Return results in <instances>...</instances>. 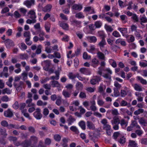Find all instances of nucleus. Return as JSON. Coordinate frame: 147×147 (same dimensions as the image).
<instances>
[{
    "mask_svg": "<svg viewBox=\"0 0 147 147\" xmlns=\"http://www.w3.org/2000/svg\"><path fill=\"white\" fill-rule=\"evenodd\" d=\"M119 123L120 124L121 126L123 129H125L128 123L125 121L123 119H122L120 121Z\"/></svg>",
    "mask_w": 147,
    "mask_h": 147,
    "instance_id": "nucleus-22",
    "label": "nucleus"
},
{
    "mask_svg": "<svg viewBox=\"0 0 147 147\" xmlns=\"http://www.w3.org/2000/svg\"><path fill=\"white\" fill-rule=\"evenodd\" d=\"M98 61L96 58H94L92 59V65L94 67H96L98 64Z\"/></svg>",
    "mask_w": 147,
    "mask_h": 147,
    "instance_id": "nucleus-26",
    "label": "nucleus"
},
{
    "mask_svg": "<svg viewBox=\"0 0 147 147\" xmlns=\"http://www.w3.org/2000/svg\"><path fill=\"white\" fill-rule=\"evenodd\" d=\"M40 109L39 108H38L36 109V111L33 114L34 117L37 119H40L42 117V115L40 113Z\"/></svg>",
    "mask_w": 147,
    "mask_h": 147,
    "instance_id": "nucleus-3",
    "label": "nucleus"
},
{
    "mask_svg": "<svg viewBox=\"0 0 147 147\" xmlns=\"http://www.w3.org/2000/svg\"><path fill=\"white\" fill-rule=\"evenodd\" d=\"M146 17L145 15L140 17V20L141 21V24L142 25V23H146Z\"/></svg>",
    "mask_w": 147,
    "mask_h": 147,
    "instance_id": "nucleus-61",
    "label": "nucleus"
},
{
    "mask_svg": "<svg viewBox=\"0 0 147 147\" xmlns=\"http://www.w3.org/2000/svg\"><path fill=\"white\" fill-rule=\"evenodd\" d=\"M62 94L65 98H68L70 97L71 92H69L66 90H64L62 92Z\"/></svg>",
    "mask_w": 147,
    "mask_h": 147,
    "instance_id": "nucleus-24",
    "label": "nucleus"
},
{
    "mask_svg": "<svg viewBox=\"0 0 147 147\" xmlns=\"http://www.w3.org/2000/svg\"><path fill=\"white\" fill-rule=\"evenodd\" d=\"M118 30L123 35L127 33V29L125 28H119Z\"/></svg>",
    "mask_w": 147,
    "mask_h": 147,
    "instance_id": "nucleus-23",
    "label": "nucleus"
},
{
    "mask_svg": "<svg viewBox=\"0 0 147 147\" xmlns=\"http://www.w3.org/2000/svg\"><path fill=\"white\" fill-rule=\"evenodd\" d=\"M32 20L28 19L26 21L27 24H30L32 23H34L36 22V20L35 19H31Z\"/></svg>",
    "mask_w": 147,
    "mask_h": 147,
    "instance_id": "nucleus-59",
    "label": "nucleus"
},
{
    "mask_svg": "<svg viewBox=\"0 0 147 147\" xmlns=\"http://www.w3.org/2000/svg\"><path fill=\"white\" fill-rule=\"evenodd\" d=\"M79 125L81 128L83 130L86 129L85 123L83 121H81L79 123Z\"/></svg>",
    "mask_w": 147,
    "mask_h": 147,
    "instance_id": "nucleus-43",
    "label": "nucleus"
},
{
    "mask_svg": "<svg viewBox=\"0 0 147 147\" xmlns=\"http://www.w3.org/2000/svg\"><path fill=\"white\" fill-rule=\"evenodd\" d=\"M1 134L4 137H6L7 135V134L5 128H1L0 130Z\"/></svg>",
    "mask_w": 147,
    "mask_h": 147,
    "instance_id": "nucleus-31",
    "label": "nucleus"
},
{
    "mask_svg": "<svg viewBox=\"0 0 147 147\" xmlns=\"http://www.w3.org/2000/svg\"><path fill=\"white\" fill-rule=\"evenodd\" d=\"M98 51L97 49H96L94 45H91L90 47V49L88 50V51L92 54H95L96 52Z\"/></svg>",
    "mask_w": 147,
    "mask_h": 147,
    "instance_id": "nucleus-15",
    "label": "nucleus"
},
{
    "mask_svg": "<svg viewBox=\"0 0 147 147\" xmlns=\"http://www.w3.org/2000/svg\"><path fill=\"white\" fill-rule=\"evenodd\" d=\"M4 42L6 47L7 48H9L11 46L14 45L13 41L9 39L6 40Z\"/></svg>",
    "mask_w": 147,
    "mask_h": 147,
    "instance_id": "nucleus-12",
    "label": "nucleus"
},
{
    "mask_svg": "<svg viewBox=\"0 0 147 147\" xmlns=\"http://www.w3.org/2000/svg\"><path fill=\"white\" fill-rule=\"evenodd\" d=\"M75 121L74 118L73 117L71 116H70L68 119V125H70Z\"/></svg>",
    "mask_w": 147,
    "mask_h": 147,
    "instance_id": "nucleus-39",
    "label": "nucleus"
},
{
    "mask_svg": "<svg viewBox=\"0 0 147 147\" xmlns=\"http://www.w3.org/2000/svg\"><path fill=\"white\" fill-rule=\"evenodd\" d=\"M125 90H122L120 92L121 96L122 97H125L127 94V90L126 87H125Z\"/></svg>",
    "mask_w": 147,
    "mask_h": 147,
    "instance_id": "nucleus-25",
    "label": "nucleus"
},
{
    "mask_svg": "<svg viewBox=\"0 0 147 147\" xmlns=\"http://www.w3.org/2000/svg\"><path fill=\"white\" fill-rule=\"evenodd\" d=\"M83 85L81 83L78 82L76 84V88L77 90H82L83 88Z\"/></svg>",
    "mask_w": 147,
    "mask_h": 147,
    "instance_id": "nucleus-33",
    "label": "nucleus"
},
{
    "mask_svg": "<svg viewBox=\"0 0 147 147\" xmlns=\"http://www.w3.org/2000/svg\"><path fill=\"white\" fill-rule=\"evenodd\" d=\"M106 44V42L105 38H103L102 39L101 41L100 42L98 45L99 46L101 50H102V48Z\"/></svg>",
    "mask_w": 147,
    "mask_h": 147,
    "instance_id": "nucleus-21",
    "label": "nucleus"
},
{
    "mask_svg": "<svg viewBox=\"0 0 147 147\" xmlns=\"http://www.w3.org/2000/svg\"><path fill=\"white\" fill-rule=\"evenodd\" d=\"M50 27L51 25L50 23L48 22H46L45 24V28L47 32H49Z\"/></svg>",
    "mask_w": 147,
    "mask_h": 147,
    "instance_id": "nucleus-35",
    "label": "nucleus"
},
{
    "mask_svg": "<svg viewBox=\"0 0 147 147\" xmlns=\"http://www.w3.org/2000/svg\"><path fill=\"white\" fill-rule=\"evenodd\" d=\"M97 55L98 58L101 60H105V57L104 55L102 53L98 51L97 53Z\"/></svg>",
    "mask_w": 147,
    "mask_h": 147,
    "instance_id": "nucleus-30",
    "label": "nucleus"
},
{
    "mask_svg": "<svg viewBox=\"0 0 147 147\" xmlns=\"http://www.w3.org/2000/svg\"><path fill=\"white\" fill-rule=\"evenodd\" d=\"M70 21L71 22L72 24L74 25H75L76 26H78L79 25H80L81 23L80 22L77 21L76 20H74L72 21L71 19H70Z\"/></svg>",
    "mask_w": 147,
    "mask_h": 147,
    "instance_id": "nucleus-57",
    "label": "nucleus"
},
{
    "mask_svg": "<svg viewBox=\"0 0 147 147\" xmlns=\"http://www.w3.org/2000/svg\"><path fill=\"white\" fill-rule=\"evenodd\" d=\"M4 115L6 117H10L12 116L13 113L10 109H8L4 112Z\"/></svg>",
    "mask_w": 147,
    "mask_h": 147,
    "instance_id": "nucleus-20",
    "label": "nucleus"
},
{
    "mask_svg": "<svg viewBox=\"0 0 147 147\" xmlns=\"http://www.w3.org/2000/svg\"><path fill=\"white\" fill-rule=\"evenodd\" d=\"M120 123L119 119L117 117L114 118L113 120L112 121V123L113 125L114 124H119Z\"/></svg>",
    "mask_w": 147,
    "mask_h": 147,
    "instance_id": "nucleus-38",
    "label": "nucleus"
},
{
    "mask_svg": "<svg viewBox=\"0 0 147 147\" xmlns=\"http://www.w3.org/2000/svg\"><path fill=\"white\" fill-rule=\"evenodd\" d=\"M87 40L91 43H95L96 42L97 39L94 36H90L86 37Z\"/></svg>",
    "mask_w": 147,
    "mask_h": 147,
    "instance_id": "nucleus-9",
    "label": "nucleus"
},
{
    "mask_svg": "<svg viewBox=\"0 0 147 147\" xmlns=\"http://www.w3.org/2000/svg\"><path fill=\"white\" fill-rule=\"evenodd\" d=\"M128 147H138L136 141L129 140Z\"/></svg>",
    "mask_w": 147,
    "mask_h": 147,
    "instance_id": "nucleus-19",
    "label": "nucleus"
},
{
    "mask_svg": "<svg viewBox=\"0 0 147 147\" xmlns=\"http://www.w3.org/2000/svg\"><path fill=\"white\" fill-rule=\"evenodd\" d=\"M50 84L53 87H60L61 86V84L57 81H53L50 82Z\"/></svg>",
    "mask_w": 147,
    "mask_h": 147,
    "instance_id": "nucleus-16",
    "label": "nucleus"
},
{
    "mask_svg": "<svg viewBox=\"0 0 147 147\" xmlns=\"http://www.w3.org/2000/svg\"><path fill=\"white\" fill-rule=\"evenodd\" d=\"M70 129L72 131L74 132L76 134L79 133V131L77 128L75 126H73L70 128Z\"/></svg>",
    "mask_w": 147,
    "mask_h": 147,
    "instance_id": "nucleus-55",
    "label": "nucleus"
},
{
    "mask_svg": "<svg viewBox=\"0 0 147 147\" xmlns=\"http://www.w3.org/2000/svg\"><path fill=\"white\" fill-rule=\"evenodd\" d=\"M105 89V86L103 84H100L99 88V91L101 94L104 97L106 96V93H105L104 90Z\"/></svg>",
    "mask_w": 147,
    "mask_h": 147,
    "instance_id": "nucleus-7",
    "label": "nucleus"
},
{
    "mask_svg": "<svg viewBox=\"0 0 147 147\" xmlns=\"http://www.w3.org/2000/svg\"><path fill=\"white\" fill-rule=\"evenodd\" d=\"M134 88L135 90L138 91H142V89L141 87L137 84H135L134 85Z\"/></svg>",
    "mask_w": 147,
    "mask_h": 147,
    "instance_id": "nucleus-53",
    "label": "nucleus"
},
{
    "mask_svg": "<svg viewBox=\"0 0 147 147\" xmlns=\"http://www.w3.org/2000/svg\"><path fill=\"white\" fill-rule=\"evenodd\" d=\"M139 122L140 123L142 126H145L147 124L146 121L143 118H141L139 119Z\"/></svg>",
    "mask_w": 147,
    "mask_h": 147,
    "instance_id": "nucleus-42",
    "label": "nucleus"
},
{
    "mask_svg": "<svg viewBox=\"0 0 147 147\" xmlns=\"http://www.w3.org/2000/svg\"><path fill=\"white\" fill-rule=\"evenodd\" d=\"M52 8V6L50 5H47L43 9V11L45 12H47L49 11Z\"/></svg>",
    "mask_w": 147,
    "mask_h": 147,
    "instance_id": "nucleus-34",
    "label": "nucleus"
},
{
    "mask_svg": "<svg viewBox=\"0 0 147 147\" xmlns=\"http://www.w3.org/2000/svg\"><path fill=\"white\" fill-rule=\"evenodd\" d=\"M68 76L69 79L73 80L76 77V74L72 72H70L68 74Z\"/></svg>",
    "mask_w": 147,
    "mask_h": 147,
    "instance_id": "nucleus-40",
    "label": "nucleus"
},
{
    "mask_svg": "<svg viewBox=\"0 0 147 147\" xmlns=\"http://www.w3.org/2000/svg\"><path fill=\"white\" fill-rule=\"evenodd\" d=\"M1 123L2 126L4 127H7L9 129H11L12 128L16 129H18L19 128L18 127L12 124H10L8 125L7 122L5 120H3L1 121Z\"/></svg>",
    "mask_w": 147,
    "mask_h": 147,
    "instance_id": "nucleus-4",
    "label": "nucleus"
},
{
    "mask_svg": "<svg viewBox=\"0 0 147 147\" xmlns=\"http://www.w3.org/2000/svg\"><path fill=\"white\" fill-rule=\"evenodd\" d=\"M144 110L142 109H139L138 110L134 112V114L136 115H138L143 113L144 112Z\"/></svg>",
    "mask_w": 147,
    "mask_h": 147,
    "instance_id": "nucleus-47",
    "label": "nucleus"
},
{
    "mask_svg": "<svg viewBox=\"0 0 147 147\" xmlns=\"http://www.w3.org/2000/svg\"><path fill=\"white\" fill-rule=\"evenodd\" d=\"M20 59H28V57L27 54H24L20 55Z\"/></svg>",
    "mask_w": 147,
    "mask_h": 147,
    "instance_id": "nucleus-64",
    "label": "nucleus"
},
{
    "mask_svg": "<svg viewBox=\"0 0 147 147\" xmlns=\"http://www.w3.org/2000/svg\"><path fill=\"white\" fill-rule=\"evenodd\" d=\"M42 47L41 45H39L37 47V49L36 51V53L37 54H40L41 52V49Z\"/></svg>",
    "mask_w": 147,
    "mask_h": 147,
    "instance_id": "nucleus-45",
    "label": "nucleus"
},
{
    "mask_svg": "<svg viewBox=\"0 0 147 147\" xmlns=\"http://www.w3.org/2000/svg\"><path fill=\"white\" fill-rule=\"evenodd\" d=\"M52 47L50 46H47L45 48V51L48 53H50L53 52L52 51Z\"/></svg>",
    "mask_w": 147,
    "mask_h": 147,
    "instance_id": "nucleus-52",
    "label": "nucleus"
},
{
    "mask_svg": "<svg viewBox=\"0 0 147 147\" xmlns=\"http://www.w3.org/2000/svg\"><path fill=\"white\" fill-rule=\"evenodd\" d=\"M102 25V23L100 21H97L95 22L94 26L96 28H99L101 27Z\"/></svg>",
    "mask_w": 147,
    "mask_h": 147,
    "instance_id": "nucleus-58",
    "label": "nucleus"
},
{
    "mask_svg": "<svg viewBox=\"0 0 147 147\" xmlns=\"http://www.w3.org/2000/svg\"><path fill=\"white\" fill-rule=\"evenodd\" d=\"M135 40L134 37L132 35H129L127 37V41L128 42H133Z\"/></svg>",
    "mask_w": 147,
    "mask_h": 147,
    "instance_id": "nucleus-32",
    "label": "nucleus"
},
{
    "mask_svg": "<svg viewBox=\"0 0 147 147\" xmlns=\"http://www.w3.org/2000/svg\"><path fill=\"white\" fill-rule=\"evenodd\" d=\"M51 64V61L49 60H46L43 62L42 64L44 66V69L45 70H48L49 67Z\"/></svg>",
    "mask_w": 147,
    "mask_h": 147,
    "instance_id": "nucleus-6",
    "label": "nucleus"
},
{
    "mask_svg": "<svg viewBox=\"0 0 147 147\" xmlns=\"http://www.w3.org/2000/svg\"><path fill=\"white\" fill-rule=\"evenodd\" d=\"M75 17L78 19L83 18L84 17V16L83 13L81 12L76 13V14Z\"/></svg>",
    "mask_w": 147,
    "mask_h": 147,
    "instance_id": "nucleus-41",
    "label": "nucleus"
},
{
    "mask_svg": "<svg viewBox=\"0 0 147 147\" xmlns=\"http://www.w3.org/2000/svg\"><path fill=\"white\" fill-rule=\"evenodd\" d=\"M136 95L138 97L137 99L138 101L142 102L143 100V98L139 95V93L136 92L135 93Z\"/></svg>",
    "mask_w": 147,
    "mask_h": 147,
    "instance_id": "nucleus-56",
    "label": "nucleus"
},
{
    "mask_svg": "<svg viewBox=\"0 0 147 147\" xmlns=\"http://www.w3.org/2000/svg\"><path fill=\"white\" fill-rule=\"evenodd\" d=\"M119 95V93L118 91V89L116 88H114V95H112L113 96L117 97Z\"/></svg>",
    "mask_w": 147,
    "mask_h": 147,
    "instance_id": "nucleus-48",
    "label": "nucleus"
},
{
    "mask_svg": "<svg viewBox=\"0 0 147 147\" xmlns=\"http://www.w3.org/2000/svg\"><path fill=\"white\" fill-rule=\"evenodd\" d=\"M98 35L102 39L103 38H105V33L103 31H100L98 32Z\"/></svg>",
    "mask_w": 147,
    "mask_h": 147,
    "instance_id": "nucleus-62",
    "label": "nucleus"
},
{
    "mask_svg": "<svg viewBox=\"0 0 147 147\" xmlns=\"http://www.w3.org/2000/svg\"><path fill=\"white\" fill-rule=\"evenodd\" d=\"M80 71L82 74L90 75L91 74V71L89 69L85 68H82L80 69Z\"/></svg>",
    "mask_w": 147,
    "mask_h": 147,
    "instance_id": "nucleus-8",
    "label": "nucleus"
},
{
    "mask_svg": "<svg viewBox=\"0 0 147 147\" xmlns=\"http://www.w3.org/2000/svg\"><path fill=\"white\" fill-rule=\"evenodd\" d=\"M131 125L133 128L136 127L137 128H140L139 126L138 125L137 122L135 121H132Z\"/></svg>",
    "mask_w": 147,
    "mask_h": 147,
    "instance_id": "nucleus-44",
    "label": "nucleus"
},
{
    "mask_svg": "<svg viewBox=\"0 0 147 147\" xmlns=\"http://www.w3.org/2000/svg\"><path fill=\"white\" fill-rule=\"evenodd\" d=\"M136 78L138 80H139L140 82L143 84H146L147 83L146 81V80L143 79L142 77L140 76H137Z\"/></svg>",
    "mask_w": 147,
    "mask_h": 147,
    "instance_id": "nucleus-37",
    "label": "nucleus"
},
{
    "mask_svg": "<svg viewBox=\"0 0 147 147\" xmlns=\"http://www.w3.org/2000/svg\"><path fill=\"white\" fill-rule=\"evenodd\" d=\"M12 92V90L8 88H5L3 89L2 91V93L3 94H10Z\"/></svg>",
    "mask_w": 147,
    "mask_h": 147,
    "instance_id": "nucleus-36",
    "label": "nucleus"
},
{
    "mask_svg": "<svg viewBox=\"0 0 147 147\" xmlns=\"http://www.w3.org/2000/svg\"><path fill=\"white\" fill-rule=\"evenodd\" d=\"M140 65L141 67H145L147 66V61L145 60L140 62Z\"/></svg>",
    "mask_w": 147,
    "mask_h": 147,
    "instance_id": "nucleus-60",
    "label": "nucleus"
},
{
    "mask_svg": "<svg viewBox=\"0 0 147 147\" xmlns=\"http://www.w3.org/2000/svg\"><path fill=\"white\" fill-rule=\"evenodd\" d=\"M82 8V5L81 4H74L72 7V9L80 11Z\"/></svg>",
    "mask_w": 147,
    "mask_h": 147,
    "instance_id": "nucleus-17",
    "label": "nucleus"
},
{
    "mask_svg": "<svg viewBox=\"0 0 147 147\" xmlns=\"http://www.w3.org/2000/svg\"><path fill=\"white\" fill-rule=\"evenodd\" d=\"M120 17L123 22L125 23L127 22V18L126 15H122Z\"/></svg>",
    "mask_w": 147,
    "mask_h": 147,
    "instance_id": "nucleus-49",
    "label": "nucleus"
},
{
    "mask_svg": "<svg viewBox=\"0 0 147 147\" xmlns=\"http://www.w3.org/2000/svg\"><path fill=\"white\" fill-rule=\"evenodd\" d=\"M87 127L88 128L90 129L93 130L95 128V127L94 124L92 122L89 121H88L87 122Z\"/></svg>",
    "mask_w": 147,
    "mask_h": 147,
    "instance_id": "nucleus-18",
    "label": "nucleus"
},
{
    "mask_svg": "<svg viewBox=\"0 0 147 147\" xmlns=\"http://www.w3.org/2000/svg\"><path fill=\"white\" fill-rule=\"evenodd\" d=\"M100 80V78L99 77L94 76L90 80V83L94 85L98 83Z\"/></svg>",
    "mask_w": 147,
    "mask_h": 147,
    "instance_id": "nucleus-13",
    "label": "nucleus"
},
{
    "mask_svg": "<svg viewBox=\"0 0 147 147\" xmlns=\"http://www.w3.org/2000/svg\"><path fill=\"white\" fill-rule=\"evenodd\" d=\"M38 141V138L35 136H32L30 137V139L29 141H26L24 143L22 144V145L24 147H28L30 145L31 143H36Z\"/></svg>",
    "mask_w": 147,
    "mask_h": 147,
    "instance_id": "nucleus-1",
    "label": "nucleus"
},
{
    "mask_svg": "<svg viewBox=\"0 0 147 147\" xmlns=\"http://www.w3.org/2000/svg\"><path fill=\"white\" fill-rule=\"evenodd\" d=\"M26 112L27 109H25L24 111H22V113L25 117L28 118L29 119H31V117L30 116L29 114L28 113H26Z\"/></svg>",
    "mask_w": 147,
    "mask_h": 147,
    "instance_id": "nucleus-50",
    "label": "nucleus"
},
{
    "mask_svg": "<svg viewBox=\"0 0 147 147\" xmlns=\"http://www.w3.org/2000/svg\"><path fill=\"white\" fill-rule=\"evenodd\" d=\"M105 64V63L104 61L100 63L101 66L98 68L99 70L98 71V73L100 75L102 74V71L103 70V68L102 66H104Z\"/></svg>",
    "mask_w": 147,
    "mask_h": 147,
    "instance_id": "nucleus-29",
    "label": "nucleus"
},
{
    "mask_svg": "<svg viewBox=\"0 0 147 147\" xmlns=\"http://www.w3.org/2000/svg\"><path fill=\"white\" fill-rule=\"evenodd\" d=\"M34 0H26L24 2V4L28 8H30L32 5L34 4Z\"/></svg>",
    "mask_w": 147,
    "mask_h": 147,
    "instance_id": "nucleus-10",
    "label": "nucleus"
},
{
    "mask_svg": "<svg viewBox=\"0 0 147 147\" xmlns=\"http://www.w3.org/2000/svg\"><path fill=\"white\" fill-rule=\"evenodd\" d=\"M98 105L100 106H102L104 104V102L101 99L98 98L97 100Z\"/></svg>",
    "mask_w": 147,
    "mask_h": 147,
    "instance_id": "nucleus-54",
    "label": "nucleus"
},
{
    "mask_svg": "<svg viewBox=\"0 0 147 147\" xmlns=\"http://www.w3.org/2000/svg\"><path fill=\"white\" fill-rule=\"evenodd\" d=\"M111 114L113 115H116L119 114L118 111L117 109L108 110L106 113L107 118L109 119H111L112 118Z\"/></svg>",
    "mask_w": 147,
    "mask_h": 147,
    "instance_id": "nucleus-2",
    "label": "nucleus"
},
{
    "mask_svg": "<svg viewBox=\"0 0 147 147\" xmlns=\"http://www.w3.org/2000/svg\"><path fill=\"white\" fill-rule=\"evenodd\" d=\"M59 24L63 29L65 30H68L69 26L67 24L64 23L63 22L59 21Z\"/></svg>",
    "mask_w": 147,
    "mask_h": 147,
    "instance_id": "nucleus-11",
    "label": "nucleus"
},
{
    "mask_svg": "<svg viewBox=\"0 0 147 147\" xmlns=\"http://www.w3.org/2000/svg\"><path fill=\"white\" fill-rule=\"evenodd\" d=\"M109 62L111 65L114 67H115L117 66L116 63L112 59H110L109 61Z\"/></svg>",
    "mask_w": 147,
    "mask_h": 147,
    "instance_id": "nucleus-51",
    "label": "nucleus"
},
{
    "mask_svg": "<svg viewBox=\"0 0 147 147\" xmlns=\"http://www.w3.org/2000/svg\"><path fill=\"white\" fill-rule=\"evenodd\" d=\"M22 84L23 83L22 82H20V85L18 86H17L15 83H14V86H15V87L16 88V90L18 92L22 90L23 86Z\"/></svg>",
    "mask_w": 147,
    "mask_h": 147,
    "instance_id": "nucleus-28",
    "label": "nucleus"
},
{
    "mask_svg": "<svg viewBox=\"0 0 147 147\" xmlns=\"http://www.w3.org/2000/svg\"><path fill=\"white\" fill-rule=\"evenodd\" d=\"M105 28L106 31L108 32H111L113 30V29L111 26L107 24L105 25Z\"/></svg>",
    "mask_w": 147,
    "mask_h": 147,
    "instance_id": "nucleus-46",
    "label": "nucleus"
},
{
    "mask_svg": "<svg viewBox=\"0 0 147 147\" xmlns=\"http://www.w3.org/2000/svg\"><path fill=\"white\" fill-rule=\"evenodd\" d=\"M45 35L44 32L42 31H40L39 34V40L40 41H43L44 40L45 38L44 36Z\"/></svg>",
    "mask_w": 147,
    "mask_h": 147,
    "instance_id": "nucleus-27",
    "label": "nucleus"
},
{
    "mask_svg": "<svg viewBox=\"0 0 147 147\" xmlns=\"http://www.w3.org/2000/svg\"><path fill=\"white\" fill-rule=\"evenodd\" d=\"M84 11L88 12L89 14H93L94 13V9L93 8L91 7H88L84 8Z\"/></svg>",
    "mask_w": 147,
    "mask_h": 147,
    "instance_id": "nucleus-14",
    "label": "nucleus"
},
{
    "mask_svg": "<svg viewBox=\"0 0 147 147\" xmlns=\"http://www.w3.org/2000/svg\"><path fill=\"white\" fill-rule=\"evenodd\" d=\"M19 47L22 50H24L27 49V46L24 43H21Z\"/></svg>",
    "mask_w": 147,
    "mask_h": 147,
    "instance_id": "nucleus-63",
    "label": "nucleus"
},
{
    "mask_svg": "<svg viewBox=\"0 0 147 147\" xmlns=\"http://www.w3.org/2000/svg\"><path fill=\"white\" fill-rule=\"evenodd\" d=\"M27 16L28 18L36 19V17L35 11L34 10L30 11L28 13Z\"/></svg>",
    "mask_w": 147,
    "mask_h": 147,
    "instance_id": "nucleus-5",
    "label": "nucleus"
}]
</instances>
